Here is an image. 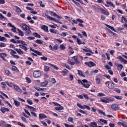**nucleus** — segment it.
I'll return each mask as SVG.
<instances>
[{"mask_svg": "<svg viewBox=\"0 0 127 127\" xmlns=\"http://www.w3.org/2000/svg\"><path fill=\"white\" fill-rule=\"evenodd\" d=\"M21 28H22L23 30L26 31L25 34L26 35H30L31 34V31H30V29L28 26L26 25V24L22 23L20 25Z\"/></svg>", "mask_w": 127, "mask_h": 127, "instance_id": "1", "label": "nucleus"}, {"mask_svg": "<svg viewBox=\"0 0 127 127\" xmlns=\"http://www.w3.org/2000/svg\"><path fill=\"white\" fill-rule=\"evenodd\" d=\"M40 76H41V72H40L37 70L34 71L33 76L34 77V78H39V77H40Z\"/></svg>", "mask_w": 127, "mask_h": 127, "instance_id": "2", "label": "nucleus"}, {"mask_svg": "<svg viewBox=\"0 0 127 127\" xmlns=\"http://www.w3.org/2000/svg\"><path fill=\"white\" fill-rule=\"evenodd\" d=\"M13 88L14 90L16 91V92H18V93H20V94H21V93H22V90H21V89H20V88H19V87H18V86H17V85H13Z\"/></svg>", "mask_w": 127, "mask_h": 127, "instance_id": "3", "label": "nucleus"}, {"mask_svg": "<svg viewBox=\"0 0 127 127\" xmlns=\"http://www.w3.org/2000/svg\"><path fill=\"white\" fill-rule=\"evenodd\" d=\"M84 64L88 66V67H93V66H96V64L94 63L93 62H85Z\"/></svg>", "mask_w": 127, "mask_h": 127, "instance_id": "4", "label": "nucleus"}, {"mask_svg": "<svg viewBox=\"0 0 127 127\" xmlns=\"http://www.w3.org/2000/svg\"><path fill=\"white\" fill-rule=\"evenodd\" d=\"M117 59L121 60V62H123L124 64H127V61L124 59L122 56H119L117 58Z\"/></svg>", "mask_w": 127, "mask_h": 127, "instance_id": "5", "label": "nucleus"}, {"mask_svg": "<svg viewBox=\"0 0 127 127\" xmlns=\"http://www.w3.org/2000/svg\"><path fill=\"white\" fill-rule=\"evenodd\" d=\"M107 86L111 89H114V88H115V83H114V82H113V81H112L110 84L108 83V85H107Z\"/></svg>", "mask_w": 127, "mask_h": 127, "instance_id": "6", "label": "nucleus"}, {"mask_svg": "<svg viewBox=\"0 0 127 127\" xmlns=\"http://www.w3.org/2000/svg\"><path fill=\"white\" fill-rule=\"evenodd\" d=\"M111 109L117 111V110H119V109H120V107H119L118 105L114 104L111 105Z\"/></svg>", "mask_w": 127, "mask_h": 127, "instance_id": "7", "label": "nucleus"}, {"mask_svg": "<svg viewBox=\"0 0 127 127\" xmlns=\"http://www.w3.org/2000/svg\"><path fill=\"white\" fill-rule=\"evenodd\" d=\"M30 50H31V51L34 52V53H35V54H37V55H39V56L42 55V53L38 51L34 50L32 48H30Z\"/></svg>", "mask_w": 127, "mask_h": 127, "instance_id": "8", "label": "nucleus"}, {"mask_svg": "<svg viewBox=\"0 0 127 127\" xmlns=\"http://www.w3.org/2000/svg\"><path fill=\"white\" fill-rule=\"evenodd\" d=\"M0 111L2 114H4L5 112H9V109L5 107H1Z\"/></svg>", "mask_w": 127, "mask_h": 127, "instance_id": "9", "label": "nucleus"}, {"mask_svg": "<svg viewBox=\"0 0 127 127\" xmlns=\"http://www.w3.org/2000/svg\"><path fill=\"white\" fill-rule=\"evenodd\" d=\"M15 51H16L17 53H18L20 55H23V54H24V53H23V51L21 50L20 49H15Z\"/></svg>", "mask_w": 127, "mask_h": 127, "instance_id": "10", "label": "nucleus"}, {"mask_svg": "<svg viewBox=\"0 0 127 127\" xmlns=\"http://www.w3.org/2000/svg\"><path fill=\"white\" fill-rule=\"evenodd\" d=\"M77 81L78 82V84L83 85V84L84 83H88V80H87L86 79H83V80H80V79H78Z\"/></svg>", "mask_w": 127, "mask_h": 127, "instance_id": "11", "label": "nucleus"}, {"mask_svg": "<svg viewBox=\"0 0 127 127\" xmlns=\"http://www.w3.org/2000/svg\"><path fill=\"white\" fill-rule=\"evenodd\" d=\"M89 126L90 127H98V124L96 122H91Z\"/></svg>", "mask_w": 127, "mask_h": 127, "instance_id": "12", "label": "nucleus"}, {"mask_svg": "<svg viewBox=\"0 0 127 127\" xmlns=\"http://www.w3.org/2000/svg\"><path fill=\"white\" fill-rule=\"evenodd\" d=\"M0 57L4 61H5V58L6 57V54H5V53H1V54H0Z\"/></svg>", "mask_w": 127, "mask_h": 127, "instance_id": "13", "label": "nucleus"}, {"mask_svg": "<svg viewBox=\"0 0 127 127\" xmlns=\"http://www.w3.org/2000/svg\"><path fill=\"white\" fill-rule=\"evenodd\" d=\"M47 118V116L43 114H40L39 116V119L40 120H42V119H46Z\"/></svg>", "mask_w": 127, "mask_h": 127, "instance_id": "14", "label": "nucleus"}, {"mask_svg": "<svg viewBox=\"0 0 127 127\" xmlns=\"http://www.w3.org/2000/svg\"><path fill=\"white\" fill-rule=\"evenodd\" d=\"M117 69L118 71H122V69H123V68H124V65H123V64H121L117 65Z\"/></svg>", "mask_w": 127, "mask_h": 127, "instance_id": "15", "label": "nucleus"}, {"mask_svg": "<svg viewBox=\"0 0 127 127\" xmlns=\"http://www.w3.org/2000/svg\"><path fill=\"white\" fill-rule=\"evenodd\" d=\"M19 47H20V48H21L22 49H23L24 51H27V50L28 49L27 47H25V46L23 45H19Z\"/></svg>", "mask_w": 127, "mask_h": 127, "instance_id": "16", "label": "nucleus"}, {"mask_svg": "<svg viewBox=\"0 0 127 127\" xmlns=\"http://www.w3.org/2000/svg\"><path fill=\"white\" fill-rule=\"evenodd\" d=\"M106 3L107 4H108V5H110V6H112V7H115V6L114 3H113L112 1H107Z\"/></svg>", "mask_w": 127, "mask_h": 127, "instance_id": "17", "label": "nucleus"}, {"mask_svg": "<svg viewBox=\"0 0 127 127\" xmlns=\"http://www.w3.org/2000/svg\"><path fill=\"white\" fill-rule=\"evenodd\" d=\"M105 25L108 27V28H110V29H111L113 31H114V32H116L117 31H116V29H115V28L112 26H110L109 25H108L107 24H105Z\"/></svg>", "mask_w": 127, "mask_h": 127, "instance_id": "18", "label": "nucleus"}, {"mask_svg": "<svg viewBox=\"0 0 127 127\" xmlns=\"http://www.w3.org/2000/svg\"><path fill=\"white\" fill-rule=\"evenodd\" d=\"M15 7L16 8V12H18V13H20V12H22V10H21V9H20V8L18 7V6H15Z\"/></svg>", "mask_w": 127, "mask_h": 127, "instance_id": "19", "label": "nucleus"}, {"mask_svg": "<svg viewBox=\"0 0 127 127\" xmlns=\"http://www.w3.org/2000/svg\"><path fill=\"white\" fill-rule=\"evenodd\" d=\"M41 28L44 30V31H46V32H48V27L45 25H43L41 27Z\"/></svg>", "mask_w": 127, "mask_h": 127, "instance_id": "20", "label": "nucleus"}, {"mask_svg": "<svg viewBox=\"0 0 127 127\" xmlns=\"http://www.w3.org/2000/svg\"><path fill=\"white\" fill-rule=\"evenodd\" d=\"M101 10L102 13H104V14H105L106 15H109L110 14L109 11H106V10H104V9H101Z\"/></svg>", "mask_w": 127, "mask_h": 127, "instance_id": "21", "label": "nucleus"}, {"mask_svg": "<svg viewBox=\"0 0 127 127\" xmlns=\"http://www.w3.org/2000/svg\"><path fill=\"white\" fill-rule=\"evenodd\" d=\"M82 86H83L84 88H86V89H88V88L90 87V84L87 83V82H83Z\"/></svg>", "mask_w": 127, "mask_h": 127, "instance_id": "22", "label": "nucleus"}, {"mask_svg": "<svg viewBox=\"0 0 127 127\" xmlns=\"http://www.w3.org/2000/svg\"><path fill=\"white\" fill-rule=\"evenodd\" d=\"M77 43L79 45L85 44V42H82V41H81V39L79 38H77Z\"/></svg>", "mask_w": 127, "mask_h": 127, "instance_id": "23", "label": "nucleus"}, {"mask_svg": "<svg viewBox=\"0 0 127 127\" xmlns=\"http://www.w3.org/2000/svg\"><path fill=\"white\" fill-rule=\"evenodd\" d=\"M14 104L16 107H19V106H20V102L16 100H14Z\"/></svg>", "mask_w": 127, "mask_h": 127, "instance_id": "24", "label": "nucleus"}, {"mask_svg": "<svg viewBox=\"0 0 127 127\" xmlns=\"http://www.w3.org/2000/svg\"><path fill=\"white\" fill-rule=\"evenodd\" d=\"M59 107H56L55 108V110H56V111H62V110H63V109H64V107H63V106H61V105L59 106Z\"/></svg>", "mask_w": 127, "mask_h": 127, "instance_id": "25", "label": "nucleus"}, {"mask_svg": "<svg viewBox=\"0 0 127 127\" xmlns=\"http://www.w3.org/2000/svg\"><path fill=\"white\" fill-rule=\"evenodd\" d=\"M27 108H28V109H30L31 111H33L34 112L36 110L34 107H31L29 105H26Z\"/></svg>", "mask_w": 127, "mask_h": 127, "instance_id": "26", "label": "nucleus"}, {"mask_svg": "<svg viewBox=\"0 0 127 127\" xmlns=\"http://www.w3.org/2000/svg\"><path fill=\"white\" fill-rule=\"evenodd\" d=\"M47 84H48V82L47 81H45L44 82H42L41 83V85L43 87H45V86H47Z\"/></svg>", "mask_w": 127, "mask_h": 127, "instance_id": "27", "label": "nucleus"}, {"mask_svg": "<svg viewBox=\"0 0 127 127\" xmlns=\"http://www.w3.org/2000/svg\"><path fill=\"white\" fill-rule=\"evenodd\" d=\"M35 42L38 44H43V42L41 40L37 39L35 41Z\"/></svg>", "mask_w": 127, "mask_h": 127, "instance_id": "28", "label": "nucleus"}, {"mask_svg": "<svg viewBox=\"0 0 127 127\" xmlns=\"http://www.w3.org/2000/svg\"><path fill=\"white\" fill-rule=\"evenodd\" d=\"M78 72V74L80 76H81V77H83V78H84L85 75L84 74H83V71L80 70H77Z\"/></svg>", "mask_w": 127, "mask_h": 127, "instance_id": "29", "label": "nucleus"}, {"mask_svg": "<svg viewBox=\"0 0 127 127\" xmlns=\"http://www.w3.org/2000/svg\"><path fill=\"white\" fill-rule=\"evenodd\" d=\"M49 65H50V66H51V67H52V68H54V69H55L56 70H58V69H59L58 68V67L54 65V64H49Z\"/></svg>", "mask_w": 127, "mask_h": 127, "instance_id": "30", "label": "nucleus"}, {"mask_svg": "<svg viewBox=\"0 0 127 127\" xmlns=\"http://www.w3.org/2000/svg\"><path fill=\"white\" fill-rule=\"evenodd\" d=\"M73 59H74V61H75V63L76 64H78L79 62H78V58L76 56L73 57H72Z\"/></svg>", "mask_w": 127, "mask_h": 127, "instance_id": "31", "label": "nucleus"}, {"mask_svg": "<svg viewBox=\"0 0 127 127\" xmlns=\"http://www.w3.org/2000/svg\"><path fill=\"white\" fill-rule=\"evenodd\" d=\"M33 35L35 36V37H37L38 38H40V37H41V36H40V35L38 34L37 33H34Z\"/></svg>", "mask_w": 127, "mask_h": 127, "instance_id": "32", "label": "nucleus"}, {"mask_svg": "<svg viewBox=\"0 0 127 127\" xmlns=\"http://www.w3.org/2000/svg\"><path fill=\"white\" fill-rule=\"evenodd\" d=\"M101 102H102V103H106V104H108L109 103H110V102H109V101H108V99H101Z\"/></svg>", "mask_w": 127, "mask_h": 127, "instance_id": "33", "label": "nucleus"}, {"mask_svg": "<svg viewBox=\"0 0 127 127\" xmlns=\"http://www.w3.org/2000/svg\"><path fill=\"white\" fill-rule=\"evenodd\" d=\"M12 71H14L15 72H17L18 71V69L15 66H12Z\"/></svg>", "mask_w": 127, "mask_h": 127, "instance_id": "34", "label": "nucleus"}, {"mask_svg": "<svg viewBox=\"0 0 127 127\" xmlns=\"http://www.w3.org/2000/svg\"><path fill=\"white\" fill-rule=\"evenodd\" d=\"M100 121L101 122V123H103V124H105V125H108V122L106 120L104 119H100Z\"/></svg>", "mask_w": 127, "mask_h": 127, "instance_id": "35", "label": "nucleus"}, {"mask_svg": "<svg viewBox=\"0 0 127 127\" xmlns=\"http://www.w3.org/2000/svg\"><path fill=\"white\" fill-rule=\"evenodd\" d=\"M46 16L49 19H50V20H53L54 21H55V19H54V18L51 17L50 16H48L47 15H46Z\"/></svg>", "mask_w": 127, "mask_h": 127, "instance_id": "36", "label": "nucleus"}, {"mask_svg": "<svg viewBox=\"0 0 127 127\" xmlns=\"http://www.w3.org/2000/svg\"><path fill=\"white\" fill-rule=\"evenodd\" d=\"M6 41V39L4 37H1L0 36V41Z\"/></svg>", "mask_w": 127, "mask_h": 127, "instance_id": "37", "label": "nucleus"}, {"mask_svg": "<svg viewBox=\"0 0 127 127\" xmlns=\"http://www.w3.org/2000/svg\"><path fill=\"white\" fill-rule=\"evenodd\" d=\"M68 72H69L68 70L65 69L64 70L62 71L61 73H63V74H64L65 75H67V74H68Z\"/></svg>", "mask_w": 127, "mask_h": 127, "instance_id": "38", "label": "nucleus"}, {"mask_svg": "<svg viewBox=\"0 0 127 127\" xmlns=\"http://www.w3.org/2000/svg\"><path fill=\"white\" fill-rule=\"evenodd\" d=\"M17 30L19 32V35H21V36H23V32H22V31L20 30L19 29H17Z\"/></svg>", "mask_w": 127, "mask_h": 127, "instance_id": "39", "label": "nucleus"}, {"mask_svg": "<svg viewBox=\"0 0 127 127\" xmlns=\"http://www.w3.org/2000/svg\"><path fill=\"white\" fill-rule=\"evenodd\" d=\"M125 21L127 23V18L125 17L124 16L122 17V22H124V21Z\"/></svg>", "mask_w": 127, "mask_h": 127, "instance_id": "40", "label": "nucleus"}, {"mask_svg": "<svg viewBox=\"0 0 127 127\" xmlns=\"http://www.w3.org/2000/svg\"><path fill=\"white\" fill-rule=\"evenodd\" d=\"M83 50L85 52H90V53H91V54H94V53H93V52H91V50H90V49L86 50L85 49H83Z\"/></svg>", "mask_w": 127, "mask_h": 127, "instance_id": "41", "label": "nucleus"}, {"mask_svg": "<svg viewBox=\"0 0 127 127\" xmlns=\"http://www.w3.org/2000/svg\"><path fill=\"white\" fill-rule=\"evenodd\" d=\"M11 56H12L15 59H19V56L14 55V54H11Z\"/></svg>", "mask_w": 127, "mask_h": 127, "instance_id": "42", "label": "nucleus"}, {"mask_svg": "<svg viewBox=\"0 0 127 127\" xmlns=\"http://www.w3.org/2000/svg\"><path fill=\"white\" fill-rule=\"evenodd\" d=\"M25 79L28 83H31V79H30V78H29V77H26Z\"/></svg>", "mask_w": 127, "mask_h": 127, "instance_id": "43", "label": "nucleus"}, {"mask_svg": "<svg viewBox=\"0 0 127 127\" xmlns=\"http://www.w3.org/2000/svg\"><path fill=\"white\" fill-rule=\"evenodd\" d=\"M99 114H102L103 116H105L106 117V113L103 111V110H99L98 111Z\"/></svg>", "mask_w": 127, "mask_h": 127, "instance_id": "44", "label": "nucleus"}, {"mask_svg": "<svg viewBox=\"0 0 127 127\" xmlns=\"http://www.w3.org/2000/svg\"><path fill=\"white\" fill-rule=\"evenodd\" d=\"M67 34H68V33L67 32H62V34H60V35L61 36H63L64 37H65V36H66Z\"/></svg>", "mask_w": 127, "mask_h": 127, "instance_id": "45", "label": "nucleus"}, {"mask_svg": "<svg viewBox=\"0 0 127 127\" xmlns=\"http://www.w3.org/2000/svg\"><path fill=\"white\" fill-rule=\"evenodd\" d=\"M114 91H115V92H117V93H121V90L119 88H114Z\"/></svg>", "mask_w": 127, "mask_h": 127, "instance_id": "46", "label": "nucleus"}, {"mask_svg": "<svg viewBox=\"0 0 127 127\" xmlns=\"http://www.w3.org/2000/svg\"><path fill=\"white\" fill-rule=\"evenodd\" d=\"M41 59L44 60V61H47L48 59L46 57H41Z\"/></svg>", "mask_w": 127, "mask_h": 127, "instance_id": "47", "label": "nucleus"}, {"mask_svg": "<svg viewBox=\"0 0 127 127\" xmlns=\"http://www.w3.org/2000/svg\"><path fill=\"white\" fill-rule=\"evenodd\" d=\"M24 111L26 114H27V115L29 116V117H31V115H30V113L29 112H28V111L26 110L25 109H24Z\"/></svg>", "mask_w": 127, "mask_h": 127, "instance_id": "48", "label": "nucleus"}, {"mask_svg": "<svg viewBox=\"0 0 127 127\" xmlns=\"http://www.w3.org/2000/svg\"><path fill=\"white\" fill-rule=\"evenodd\" d=\"M65 127H74V125H68L67 124H64Z\"/></svg>", "mask_w": 127, "mask_h": 127, "instance_id": "49", "label": "nucleus"}, {"mask_svg": "<svg viewBox=\"0 0 127 127\" xmlns=\"http://www.w3.org/2000/svg\"><path fill=\"white\" fill-rule=\"evenodd\" d=\"M44 70V71H49V67L47 65H45Z\"/></svg>", "mask_w": 127, "mask_h": 127, "instance_id": "50", "label": "nucleus"}, {"mask_svg": "<svg viewBox=\"0 0 127 127\" xmlns=\"http://www.w3.org/2000/svg\"><path fill=\"white\" fill-rule=\"evenodd\" d=\"M114 98H115V99H117V100H122V96H114Z\"/></svg>", "mask_w": 127, "mask_h": 127, "instance_id": "51", "label": "nucleus"}, {"mask_svg": "<svg viewBox=\"0 0 127 127\" xmlns=\"http://www.w3.org/2000/svg\"><path fill=\"white\" fill-rule=\"evenodd\" d=\"M50 13L52 16H56L57 14L53 11H50Z\"/></svg>", "mask_w": 127, "mask_h": 127, "instance_id": "52", "label": "nucleus"}, {"mask_svg": "<svg viewBox=\"0 0 127 127\" xmlns=\"http://www.w3.org/2000/svg\"><path fill=\"white\" fill-rule=\"evenodd\" d=\"M67 63L69 64V65H71V66H73V65H75V63L74 62H71V61H68Z\"/></svg>", "mask_w": 127, "mask_h": 127, "instance_id": "53", "label": "nucleus"}, {"mask_svg": "<svg viewBox=\"0 0 127 127\" xmlns=\"http://www.w3.org/2000/svg\"><path fill=\"white\" fill-rule=\"evenodd\" d=\"M5 73L6 75L8 76V75H9V74L10 73V71H9V70L5 69Z\"/></svg>", "mask_w": 127, "mask_h": 127, "instance_id": "54", "label": "nucleus"}, {"mask_svg": "<svg viewBox=\"0 0 127 127\" xmlns=\"http://www.w3.org/2000/svg\"><path fill=\"white\" fill-rule=\"evenodd\" d=\"M27 103L29 104V105H32V101L30 100V99H27Z\"/></svg>", "mask_w": 127, "mask_h": 127, "instance_id": "55", "label": "nucleus"}, {"mask_svg": "<svg viewBox=\"0 0 127 127\" xmlns=\"http://www.w3.org/2000/svg\"><path fill=\"white\" fill-rule=\"evenodd\" d=\"M76 21H78V22H79V23H83V20H82L80 18H77L76 19Z\"/></svg>", "mask_w": 127, "mask_h": 127, "instance_id": "56", "label": "nucleus"}, {"mask_svg": "<svg viewBox=\"0 0 127 127\" xmlns=\"http://www.w3.org/2000/svg\"><path fill=\"white\" fill-rule=\"evenodd\" d=\"M18 125L19 126H20V127H25V125H23V124H22L20 122H18L17 123Z\"/></svg>", "mask_w": 127, "mask_h": 127, "instance_id": "57", "label": "nucleus"}, {"mask_svg": "<svg viewBox=\"0 0 127 127\" xmlns=\"http://www.w3.org/2000/svg\"><path fill=\"white\" fill-rule=\"evenodd\" d=\"M21 120L23 122H24L25 123H27V120H26V118H25V117H21Z\"/></svg>", "mask_w": 127, "mask_h": 127, "instance_id": "58", "label": "nucleus"}, {"mask_svg": "<svg viewBox=\"0 0 127 127\" xmlns=\"http://www.w3.org/2000/svg\"><path fill=\"white\" fill-rule=\"evenodd\" d=\"M34 89H35V90H37V91H40V90H41V88L37 87V86H34Z\"/></svg>", "mask_w": 127, "mask_h": 127, "instance_id": "59", "label": "nucleus"}, {"mask_svg": "<svg viewBox=\"0 0 127 127\" xmlns=\"http://www.w3.org/2000/svg\"><path fill=\"white\" fill-rule=\"evenodd\" d=\"M96 83L97 84H100L101 83V79L98 77L96 78Z\"/></svg>", "mask_w": 127, "mask_h": 127, "instance_id": "60", "label": "nucleus"}, {"mask_svg": "<svg viewBox=\"0 0 127 127\" xmlns=\"http://www.w3.org/2000/svg\"><path fill=\"white\" fill-rule=\"evenodd\" d=\"M6 45L5 43H0V47H5Z\"/></svg>", "mask_w": 127, "mask_h": 127, "instance_id": "61", "label": "nucleus"}, {"mask_svg": "<svg viewBox=\"0 0 127 127\" xmlns=\"http://www.w3.org/2000/svg\"><path fill=\"white\" fill-rule=\"evenodd\" d=\"M5 1L4 0H0V4H4Z\"/></svg>", "mask_w": 127, "mask_h": 127, "instance_id": "62", "label": "nucleus"}, {"mask_svg": "<svg viewBox=\"0 0 127 127\" xmlns=\"http://www.w3.org/2000/svg\"><path fill=\"white\" fill-rule=\"evenodd\" d=\"M68 122H70L71 123H73V118L69 117L67 119Z\"/></svg>", "mask_w": 127, "mask_h": 127, "instance_id": "63", "label": "nucleus"}, {"mask_svg": "<svg viewBox=\"0 0 127 127\" xmlns=\"http://www.w3.org/2000/svg\"><path fill=\"white\" fill-rule=\"evenodd\" d=\"M115 124H112V123H110L109 124V127H115Z\"/></svg>", "mask_w": 127, "mask_h": 127, "instance_id": "64", "label": "nucleus"}]
</instances>
